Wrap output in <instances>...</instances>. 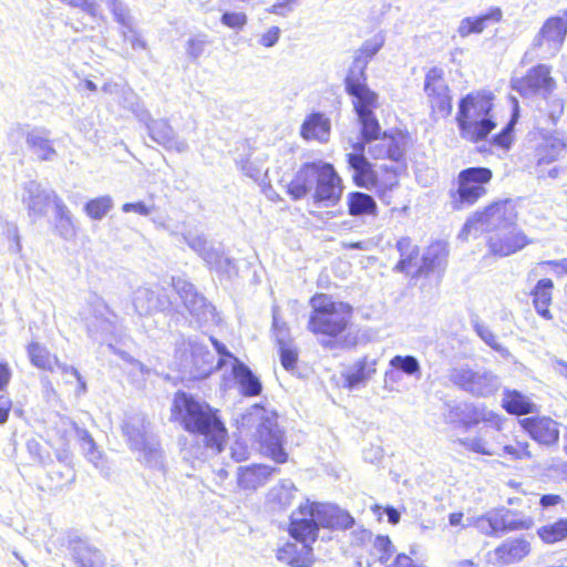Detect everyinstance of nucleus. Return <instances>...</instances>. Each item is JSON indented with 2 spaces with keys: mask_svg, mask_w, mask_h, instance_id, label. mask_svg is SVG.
Segmentation results:
<instances>
[{
  "mask_svg": "<svg viewBox=\"0 0 567 567\" xmlns=\"http://www.w3.org/2000/svg\"><path fill=\"white\" fill-rule=\"evenodd\" d=\"M360 123V141L353 144V153L346 162L353 171L355 186L373 190L385 205L393 204V192L400 187L405 174L406 150L411 142L408 131L392 128L382 131L374 111L357 114Z\"/></svg>",
  "mask_w": 567,
  "mask_h": 567,
  "instance_id": "1",
  "label": "nucleus"
},
{
  "mask_svg": "<svg viewBox=\"0 0 567 567\" xmlns=\"http://www.w3.org/2000/svg\"><path fill=\"white\" fill-rule=\"evenodd\" d=\"M518 199L497 198L476 209L464 223L462 233L468 235L472 230L494 226L487 230L485 246L487 254L494 258H506L516 255L530 245L534 239L516 225L518 219Z\"/></svg>",
  "mask_w": 567,
  "mask_h": 567,
  "instance_id": "2",
  "label": "nucleus"
},
{
  "mask_svg": "<svg viewBox=\"0 0 567 567\" xmlns=\"http://www.w3.org/2000/svg\"><path fill=\"white\" fill-rule=\"evenodd\" d=\"M286 192L293 200H300L310 194L313 206L327 210L340 207L344 183L333 164L310 161L300 165Z\"/></svg>",
  "mask_w": 567,
  "mask_h": 567,
  "instance_id": "3",
  "label": "nucleus"
},
{
  "mask_svg": "<svg viewBox=\"0 0 567 567\" xmlns=\"http://www.w3.org/2000/svg\"><path fill=\"white\" fill-rule=\"evenodd\" d=\"M169 419L171 422L179 424L185 432L203 436L205 446L215 453L224 451L228 431L219 416V411L208 403L184 391H177L172 401Z\"/></svg>",
  "mask_w": 567,
  "mask_h": 567,
  "instance_id": "4",
  "label": "nucleus"
},
{
  "mask_svg": "<svg viewBox=\"0 0 567 567\" xmlns=\"http://www.w3.org/2000/svg\"><path fill=\"white\" fill-rule=\"evenodd\" d=\"M309 306L307 329L311 334L328 341L348 334L354 316L352 305L329 293L316 292L309 298Z\"/></svg>",
  "mask_w": 567,
  "mask_h": 567,
  "instance_id": "5",
  "label": "nucleus"
},
{
  "mask_svg": "<svg viewBox=\"0 0 567 567\" xmlns=\"http://www.w3.org/2000/svg\"><path fill=\"white\" fill-rule=\"evenodd\" d=\"M494 94L485 90L467 93L458 101L455 121L463 140L476 144L496 128L493 115Z\"/></svg>",
  "mask_w": 567,
  "mask_h": 567,
  "instance_id": "6",
  "label": "nucleus"
},
{
  "mask_svg": "<svg viewBox=\"0 0 567 567\" xmlns=\"http://www.w3.org/2000/svg\"><path fill=\"white\" fill-rule=\"evenodd\" d=\"M511 87L522 97L527 99L536 95L547 101L546 116L553 124H557L565 112L563 99H550L549 95L558 87V82L553 75V68L545 63H536L530 66L522 76L511 80Z\"/></svg>",
  "mask_w": 567,
  "mask_h": 567,
  "instance_id": "7",
  "label": "nucleus"
},
{
  "mask_svg": "<svg viewBox=\"0 0 567 567\" xmlns=\"http://www.w3.org/2000/svg\"><path fill=\"white\" fill-rule=\"evenodd\" d=\"M494 172L486 166H470L461 169L447 192L449 205L453 212L475 206L487 194Z\"/></svg>",
  "mask_w": 567,
  "mask_h": 567,
  "instance_id": "8",
  "label": "nucleus"
},
{
  "mask_svg": "<svg viewBox=\"0 0 567 567\" xmlns=\"http://www.w3.org/2000/svg\"><path fill=\"white\" fill-rule=\"evenodd\" d=\"M423 90L432 121L439 122L451 116L453 95L442 68L432 66L425 72Z\"/></svg>",
  "mask_w": 567,
  "mask_h": 567,
  "instance_id": "9",
  "label": "nucleus"
},
{
  "mask_svg": "<svg viewBox=\"0 0 567 567\" xmlns=\"http://www.w3.org/2000/svg\"><path fill=\"white\" fill-rule=\"evenodd\" d=\"M567 35V10L547 18L530 43V50L540 58H554Z\"/></svg>",
  "mask_w": 567,
  "mask_h": 567,
  "instance_id": "10",
  "label": "nucleus"
},
{
  "mask_svg": "<svg viewBox=\"0 0 567 567\" xmlns=\"http://www.w3.org/2000/svg\"><path fill=\"white\" fill-rule=\"evenodd\" d=\"M256 440L265 456L277 464L288 462V453L284 447L285 433L279 427L276 413H267L260 417Z\"/></svg>",
  "mask_w": 567,
  "mask_h": 567,
  "instance_id": "11",
  "label": "nucleus"
},
{
  "mask_svg": "<svg viewBox=\"0 0 567 567\" xmlns=\"http://www.w3.org/2000/svg\"><path fill=\"white\" fill-rule=\"evenodd\" d=\"M508 514L509 511H507L505 514L487 513L475 517L472 522V525L483 536L499 537L506 533L528 529L534 524L530 517L509 519Z\"/></svg>",
  "mask_w": 567,
  "mask_h": 567,
  "instance_id": "12",
  "label": "nucleus"
},
{
  "mask_svg": "<svg viewBox=\"0 0 567 567\" xmlns=\"http://www.w3.org/2000/svg\"><path fill=\"white\" fill-rule=\"evenodd\" d=\"M522 430L540 446L554 447L560 440V423L549 415L535 414L519 420Z\"/></svg>",
  "mask_w": 567,
  "mask_h": 567,
  "instance_id": "13",
  "label": "nucleus"
},
{
  "mask_svg": "<svg viewBox=\"0 0 567 567\" xmlns=\"http://www.w3.org/2000/svg\"><path fill=\"white\" fill-rule=\"evenodd\" d=\"M344 90L352 97V106L355 114L374 111L379 107V95L368 84V75L361 71L347 72Z\"/></svg>",
  "mask_w": 567,
  "mask_h": 567,
  "instance_id": "14",
  "label": "nucleus"
},
{
  "mask_svg": "<svg viewBox=\"0 0 567 567\" xmlns=\"http://www.w3.org/2000/svg\"><path fill=\"white\" fill-rule=\"evenodd\" d=\"M302 513L313 515L319 528L347 530L354 525V518L348 511L330 504L306 501Z\"/></svg>",
  "mask_w": 567,
  "mask_h": 567,
  "instance_id": "15",
  "label": "nucleus"
},
{
  "mask_svg": "<svg viewBox=\"0 0 567 567\" xmlns=\"http://www.w3.org/2000/svg\"><path fill=\"white\" fill-rule=\"evenodd\" d=\"M306 502L299 504L293 514L289 518L287 533L291 539L300 545L313 547L319 538V524L313 515L302 513Z\"/></svg>",
  "mask_w": 567,
  "mask_h": 567,
  "instance_id": "16",
  "label": "nucleus"
},
{
  "mask_svg": "<svg viewBox=\"0 0 567 567\" xmlns=\"http://www.w3.org/2000/svg\"><path fill=\"white\" fill-rule=\"evenodd\" d=\"M27 353L33 367L44 371H53L55 368H60L62 373L70 374L79 381L81 392L85 391V383L79 371L73 367L60 364L58 355L52 353L44 344L39 341H31L27 346Z\"/></svg>",
  "mask_w": 567,
  "mask_h": 567,
  "instance_id": "17",
  "label": "nucleus"
},
{
  "mask_svg": "<svg viewBox=\"0 0 567 567\" xmlns=\"http://www.w3.org/2000/svg\"><path fill=\"white\" fill-rule=\"evenodd\" d=\"M537 135L539 142L535 146L534 156L538 165L557 161L567 148V138L561 131L539 128Z\"/></svg>",
  "mask_w": 567,
  "mask_h": 567,
  "instance_id": "18",
  "label": "nucleus"
},
{
  "mask_svg": "<svg viewBox=\"0 0 567 567\" xmlns=\"http://www.w3.org/2000/svg\"><path fill=\"white\" fill-rule=\"evenodd\" d=\"M276 558L291 567H311L316 561L313 547L300 545L296 540L286 542L278 547Z\"/></svg>",
  "mask_w": 567,
  "mask_h": 567,
  "instance_id": "19",
  "label": "nucleus"
},
{
  "mask_svg": "<svg viewBox=\"0 0 567 567\" xmlns=\"http://www.w3.org/2000/svg\"><path fill=\"white\" fill-rule=\"evenodd\" d=\"M502 19V9L499 7H491L484 13L462 19L457 27V34L462 39L468 38L473 34H481L488 27L499 23Z\"/></svg>",
  "mask_w": 567,
  "mask_h": 567,
  "instance_id": "20",
  "label": "nucleus"
},
{
  "mask_svg": "<svg viewBox=\"0 0 567 567\" xmlns=\"http://www.w3.org/2000/svg\"><path fill=\"white\" fill-rule=\"evenodd\" d=\"M277 472L276 467L265 464L243 466L237 473V484L241 489L254 491L268 483Z\"/></svg>",
  "mask_w": 567,
  "mask_h": 567,
  "instance_id": "21",
  "label": "nucleus"
},
{
  "mask_svg": "<svg viewBox=\"0 0 567 567\" xmlns=\"http://www.w3.org/2000/svg\"><path fill=\"white\" fill-rule=\"evenodd\" d=\"M530 553V544L524 537H514L501 543L494 555L498 565L507 566L523 560Z\"/></svg>",
  "mask_w": 567,
  "mask_h": 567,
  "instance_id": "22",
  "label": "nucleus"
},
{
  "mask_svg": "<svg viewBox=\"0 0 567 567\" xmlns=\"http://www.w3.org/2000/svg\"><path fill=\"white\" fill-rule=\"evenodd\" d=\"M299 134L305 141L326 143L331 134L330 118L321 112H312L303 120Z\"/></svg>",
  "mask_w": 567,
  "mask_h": 567,
  "instance_id": "23",
  "label": "nucleus"
},
{
  "mask_svg": "<svg viewBox=\"0 0 567 567\" xmlns=\"http://www.w3.org/2000/svg\"><path fill=\"white\" fill-rule=\"evenodd\" d=\"M449 250L445 244L440 241L432 243L427 246L426 251L421 257V264L413 272L414 278L427 276L436 269H442L446 266Z\"/></svg>",
  "mask_w": 567,
  "mask_h": 567,
  "instance_id": "24",
  "label": "nucleus"
},
{
  "mask_svg": "<svg viewBox=\"0 0 567 567\" xmlns=\"http://www.w3.org/2000/svg\"><path fill=\"white\" fill-rule=\"evenodd\" d=\"M399 252V259L393 270L401 274H410L417 266L421 249L417 244L409 236L400 237L395 243Z\"/></svg>",
  "mask_w": 567,
  "mask_h": 567,
  "instance_id": "25",
  "label": "nucleus"
},
{
  "mask_svg": "<svg viewBox=\"0 0 567 567\" xmlns=\"http://www.w3.org/2000/svg\"><path fill=\"white\" fill-rule=\"evenodd\" d=\"M554 281L549 278H543L536 282L530 291L533 306L537 313L545 320H551L553 315L550 305L553 301Z\"/></svg>",
  "mask_w": 567,
  "mask_h": 567,
  "instance_id": "26",
  "label": "nucleus"
},
{
  "mask_svg": "<svg viewBox=\"0 0 567 567\" xmlns=\"http://www.w3.org/2000/svg\"><path fill=\"white\" fill-rule=\"evenodd\" d=\"M502 408L511 415L523 416L535 413L536 404L518 390H505Z\"/></svg>",
  "mask_w": 567,
  "mask_h": 567,
  "instance_id": "27",
  "label": "nucleus"
},
{
  "mask_svg": "<svg viewBox=\"0 0 567 567\" xmlns=\"http://www.w3.org/2000/svg\"><path fill=\"white\" fill-rule=\"evenodd\" d=\"M347 208L352 217L378 215V204L372 195L359 190L348 193Z\"/></svg>",
  "mask_w": 567,
  "mask_h": 567,
  "instance_id": "28",
  "label": "nucleus"
},
{
  "mask_svg": "<svg viewBox=\"0 0 567 567\" xmlns=\"http://www.w3.org/2000/svg\"><path fill=\"white\" fill-rule=\"evenodd\" d=\"M234 378L244 396H257L262 391V385L258 377L244 363H237L233 368Z\"/></svg>",
  "mask_w": 567,
  "mask_h": 567,
  "instance_id": "29",
  "label": "nucleus"
},
{
  "mask_svg": "<svg viewBox=\"0 0 567 567\" xmlns=\"http://www.w3.org/2000/svg\"><path fill=\"white\" fill-rule=\"evenodd\" d=\"M382 47L383 40L379 37L364 41L361 44V47L355 51L352 64L349 68L348 72L361 71L363 74H367V66L369 62L373 59V56L380 51Z\"/></svg>",
  "mask_w": 567,
  "mask_h": 567,
  "instance_id": "30",
  "label": "nucleus"
},
{
  "mask_svg": "<svg viewBox=\"0 0 567 567\" xmlns=\"http://www.w3.org/2000/svg\"><path fill=\"white\" fill-rule=\"evenodd\" d=\"M73 560L76 567H106L102 553L84 544H76L73 547Z\"/></svg>",
  "mask_w": 567,
  "mask_h": 567,
  "instance_id": "31",
  "label": "nucleus"
},
{
  "mask_svg": "<svg viewBox=\"0 0 567 567\" xmlns=\"http://www.w3.org/2000/svg\"><path fill=\"white\" fill-rule=\"evenodd\" d=\"M537 536L546 545H554L567 539V517H560L537 529Z\"/></svg>",
  "mask_w": 567,
  "mask_h": 567,
  "instance_id": "32",
  "label": "nucleus"
},
{
  "mask_svg": "<svg viewBox=\"0 0 567 567\" xmlns=\"http://www.w3.org/2000/svg\"><path fill=\"white\" fill-rule=\"evenodd\" d=\"M519 117V106L517 101H515L514 107L512 110L511 117L506 125L493 136L492 144L501 150L508 151L515 140L514 128L518 122Z\"/></svg>",
  "mask_w": 567,
  "mask_h": 567,
  "instance_id": "33",
  "label": "nucleus"
},
{
  "mask_svg": "<svg viewBox=\"0 0 567 567\" xmlns=\"http://www.w3.org/2000/svg\"><path fill=\"white\" fill-rule=\"evenodd\" d=\"M29 147L38 155L41 161L51 159L55 151L51 146L50 141L39 134H30L27 138Z\"/></svg>",
  "mask_w": 567,
  "mask_h": 567,
  "instance_id": "34",
  "label": "nucleus"
},
{
  "mask_svg": "<svg viewBox=\"0 0 567 567\" xmlns=\"http://www.w3.org/2000/svg\"><path fill=\"white\" fill-rule=\"evenodd\" d=\"M503 455L512 461L530 460L533 452L526 440H515L513 443L503 446Z\"/></svg>",
  "mask_w": 567,
  "mask_h": 567,
  "instance_id": "35",
  "label": "nucleus"
},
{
  "mask_svg": "<svg viewBox=\"0 0 567 567\" xmlns=\"http://www.w3.org/2000/svg\"><path fill=\"white\" fill-rule=\"evenodd\" d=\"M112 207L110 196H100L90 199L84 206V212L92 219H101Z\"/></svg>",
  "mask_w": 567,
  "mask_h": 567,
  "instance_id": "36",
  "label": "nucleus"
},
{
  "mask_svg": "<svg viewBox=\"0 0 567 567\" xmlns=\"http://www.w3.org/2000/svg\"><path fill=\"white\" fill-rule=\"evenodd\" d=\"M373 549L381 564L390 560L394 553V546L388 535H378L373 539Z\"/></svg>",
  "mask_w": 567,
  "mask_h": 567,
  "instance_id": "37",
  "label": "nucleus"
},
{
  "mask_svg": "<svg viewBox=\"0 0 567 567\" xmlns=\"http://www.w3.org/2000/svg\"><path fill=\"white\" fill-rule=\"evenodd\" d=\"M390 365L405 374L412 375L420 373L419 361L413 355H395L390 360Z\"/></svg>",
  "mask_w": 567,
  "mask_h": 567,
  "instance_id": "38",
  "label": "nucleus"
},
{
  "mask_svg": "<svg viewBox=\"0 0 567 567\" xmlns=\"http://www.w3.org/2000/svg\"><path fill=\"white\" fill-rule=\"evenodd\" d=\"M455 375L456 383L467 391L476 390L481 383V374L470 369L460 370Z\"/></svg>",
  "mask_w": 567,
  "mask_h": 567,
  "instance_id": "39",
  "label": "nucleus"
},
{
  "mask_svg": "<svg viewBox=\"0 0 567 567\" xmlns=\"http://www.w3.org/2000/svg\"><path fill=\"white\" fill-rule=\"evenodd\" d=\"M280 363L286 370H293L298 361V352L295 348L289 347L284 341H280L279 347Z\"/></svg>",
  "mask_w": 567,
  "mask_h": 567,
  "instance_id": "40",
  "label": "nucleus"
},
{
  "mask_svg": "<svg viewBox=\"0 0 567 567\" xmlns=\"http://www.w3.org/2000/svg\"><path fill=\"white\" fill-rule=\"evenodd\" d=\"M458 443L467 452L476 453L480 455H493V451L487 446V443L484 442L481 437H476L474 440L464 439L461 440Z\"/></svg>",
  "mask_w": 567,
  "mask_h": 567,
  "instance_id": "41",
  "label": "nucleus"
},
{
  "mask_svg": "<svg viewBox=\"0 0 567 567\" xmlns=\"http://www.w3.org/2000/svg\"><path fill=\"white\" fill-rule=\"evenodd\" d=\"M221 23L230 29H243L247 23V16L244 12H225Z\"/></svg>",
  "mask_w": 567,
  "mask_h": 567,
  "instance_id": "42",
  "label": "nucleus"
},
{
  "mask_svg": "<svg viewBox=\"0 0 567 567\" xmlns=\"http://www.w3.org/2000/svg\"><path fill=\"white\" fill-rule=\"evenodd\" d=\"M60 2L72 7L80 8L91 17H95L97 14L99 6L93 0H59Z\"/></svg>",
  "mask_w": 567,
  "mask_h": 567,
  "instance_id": "43",
  "label": "nucleus"
},
{
  "mask_svg": "<svg viewBox=\"0 0 567 567\" xmlns=\"http://www.w3.org/2000/svg\"><path fill=\"white\" fill-rule=\"evenodd\" d=\"M279 38L280 29L278 27H271L261 34L259 43L265 48H271L278 42Z\"/></svg>",
  "mask_w": 567,
  "mask_h": 567,
  "instance_id": "44",
  "label": "nucleus"
},
{
  "mask_svg": "<svg viewBox=\"0 0 567 567\" xmlns=\"http://www.w3.org/2000/svg\"><path fill=\"white\" fill-rule=\"evenodd\" d=\"M13 402L8 394H0V425L8 422Z\"/></svg>",
  "mask_w": 567,
  "mask_h": 567,
  "instance_id": "45",
  "label": "nucleus"
},
{
  "mask_svg": "<svg viewBox=\"0 0 567 567\" xmlns=\"http://www.w3.org/2000/svg\"><path fill=\"white\" fill-rule=\"evenodd\" d=\"M204 47H205V41L202 40V39H190L188 42H187V53L189 56L196 59L198 58L203 51H204Z\"/></svg>",
  "mask_w": 567,
  "mask_h": 567,
  "instance_id": "46",
  "label": "nucleus"
},
{
  "mask_svg": "<svg viewBox=\"0 0 567 567\" xmlns=\"http://www.w3.org/2000/svg\"><path fill=\"white\" fill-rule=\"evenodd\" d=\"M12 371L7 361H0V392L4 391L10 383Z\"/></svg>",
  "mask_w": 567,
  "mask_h": 567,
  "instance_id": "47",
  "label": "nucleus"
},
{
  "mask_svg": "<svg viewBox=\"0 0 567 567\" xmlns=\"http://www.w3.org/2000/svg\"><path fill=\"white\" fill-rule=\"evenodd\" d=\"M539 265L549 267L558 275L567 274V258L560 260H546L542 261Z\"/></svg>",
  "mask_w": 567,
  "mask_h": 567,
  "instance_id": "48",
  "label": "nucleus"
},
{
  "mask_svg": "<svg viewBox=\"0 0 567 567\" xmlns=\"http://www.w3.org/2000/svg\"><path fill=\"white\" fill-rule=\"evenodd\" d=\"M124 212H134L140 215L146 216L151 213V208L143 202L127 203L123 205Z\"/></svg>",
  "mask_w": 567,
  "mask_h": 567,
  "instance_id": "49",
  "label": "nucleus"
},
{
  "mask_svg": "<svg viewBox=\"0 0 567 567\" xmlns=\"http://www.w3.org/2000/svg\"><path fill=\"white\" fill-rule=\"evenodd\" d=\"M389 567H421L409 555L399 554Z\"/></svg>",
  "mask_w": 567,
  "mask_h": 567,
  "instance_id": "50",
  "label": "nucleus"
},
{
  "mask_svg": "<svg viewBox=\"0 0 567 567\" xmlns=\"http://www.w3.org/2000/svg\"><path fill=\"white\" fill-rule=\"evenodd\" d=\"M563 503V497L558 494H545L539 499L542 508L557 506Z\"/></svg>",
  "mask_w": 567,
  "mask_h": 567,
  "instance_id": "51",
  "label": "nucleus"
},
{
  "mask_svg": "<svg viewBox=\"0 0 567 567\" xmlns=\"http://www.w3.org/2000/svg\"><path fill=\"white\" fill-rule=\"evenodd\" d=\"M289 10H290V2L287 0V1H280V2L274 3L270 8L267 9V12L274 13V14H279V16H285L286 12H288Z\"/></svg>",
  "mask_w": 567,
  "mask_h": 567,
  "instance_id": "52",
  "label": "nucleus"
},
{
  "mask_svg": "<svg viewBox=\"0 0 567 567\" xmlns=\"http://www.w3.org/2000/svg\"><path fill=\"white\" fill-rule=\"evenodd\" d=\"M112 12H113L114 19L120 24H123V25L130 24V16H128V12L124 8L115 7V8H113Z\"/></svg>",
  "mask_w": 567,
  "mask_h": 567,
  "instance_id": "53",
  "label": "nucleus"
},
{
  "mask_svg": "<svg viewBox=\"0 0 567 567\" xmlns=\"http://www.w3.org/2000/svg\"><path fill=\"white\" fill-rule=\"evenodd\" d=\"M384 512L388 516V520L392 525H396L400 522V513L392 506H386Z\"/></svg>",
  "mask_w": 567,
  "mask_h": 567,
  "instance_id": "54",
  "label": "nucleus"
},
{
  "mask_svg": "<svg viewBox=\"0 0 567 567\" xmlns=\"http://www.w3.org/2000/svg\"><path fill=\"white\" fill-rule=\"evenodd\" d=\"M464 513L463 512H453L449 515V523L451 526H464Z\"/></svg>",
  "mask_w": 567,
  "mask_h": 567,
  "instance_id": "55",
  "label": "nucleus"
},
{
  "mask_svg": "<svg viewBox=\"0 0 567 567\" xmlns=\"http://www.w3.org/2000/svg\"><path fill=\"white\" fill-rule=\"evenodd\" d=\"M478 334L482 337V339L485 340V342L489 346H494L495 342V336L488 331L487 329L478 330Z\"/></svg>",
  "mask_w": 567,
  "mask_h": 567,
  "instance_id": "56",
  "label": "nucleus"
},
{
  "mask_svg": "<svg viewBox=\"0 0 567 567\" xmlns=\"http://www.w3.org/2000/svg\"><path fill=\"white\" fill-rule=\"evenodd\" d=\"M410 210V202L408 200L402 206H392L391 212L392 213H408Z\"/></svg>",
  "mask_w": 567,
  "mask_h": 567,
  "instance_id": "57",
  "label": "nucleus"
},
{
  "mask_svg": "<svg viewBox=\"0 0 567 567\" xmlns=\"http://www.w3.org/2000/svg\"><path fill=\"white\" fill-rule=\"evenodd\" d=\"M363 380H364V375H349L347 378L348 385H350V386H353Z\"/></svg>",
  "mask_w": 567,
  "mask_h": 567,
  "instance_id": "58",
  "label": "nucleus"
},
{
  "mask_svg": "<svg viewBox=\"0 0 567 567\" xmlns=\"http://www.w3.org/2000/svg\"><path fill=\"white\" fill-rule=\"evenodd\" d=\"M213 344L215 346V349L217 350L218 353H220V354L227 353L225 346L219 343L217 340H214Z\"/></svg>",
  "mask_w": 567,
  "mask_h": 567,
  "instance_id": "59",
  "label": "nucleus"
},
{
  "mask_svg": "<svg viewBox=\"0 0 567 567\" xmlns=\"http://www.w3.org/2000/svg\"><path fill=\"white\" fill-rule=\"evenodd\" d=\"M85 87L90 91H96V84L92 82L91 80L85 81Z\"/></svg>",
  "mask_w": 567,
  "mask_h": 567,
  "instance_id": "60",
  "label": "nucleus"
},
{
  "mask_svg": "<svg viewBox=\"0 0 567 567\" xmlns=\"http://www.w3.org/2000/svg\"><path fill=\"white\" fill-rule=\"evenodd\" d=\"M156 133H157L156 131H154V132H153V138H154L155 141H157L158 143H162V144H164V143H166V142H167V140H168V138H166V137H164V136H163V137H158V136H156Z\"/></svg>",
  "mask_w": 567,
  "mask_h": 567,
  "instance_id": "61",
  "label": "nucleus"
},
{
  "mask_svg": "<svg viewBox=\"0 0 567 567\" xmlns=\"http://www.w3.org/2000/svg\"><path fill=\"white\" fill-rule=\"evenodd\" d=\"M32 447H37V449H39V447H40L39 442H38V441H35V440H31V441H29V442H28V449L31 451V449H32Z\"/></svg>",
  "mask_w": 567,
  "mask_h": 567,
  "instance_id": "62",
  "label": "nucleus"
},
{
  "mask_svg": "<svg viewBox=\"0 0 567 567\" xmlns=\"http://www.w3.org/2000/svg\"><path fill=\"white\" fill-rule=\"evenodd\" d=\"M136 43L138 47H141L143 49L146 47V43L143 40H136Z\"/></svg>",
  "mask_w": 567,
  "mask_h": 567,
  "instance_id": "63",
  "label": "nucleus"
},
{
  "mask_svg": "<svg viewBox=\"0 0 567 567\" xmlns=\"http://www.w3.org/2000/svg\"><path fill=\"white\" fill-rule=\"evenodd\" d=\"M564 450H565V452L567 454V432H566V435H565V446H564Z\"/></svg>",
  "mask_w": 567,
  "mask_h": 567,
  "instance_id": "64",
  "label": "nucleus"
}]
</instances>
